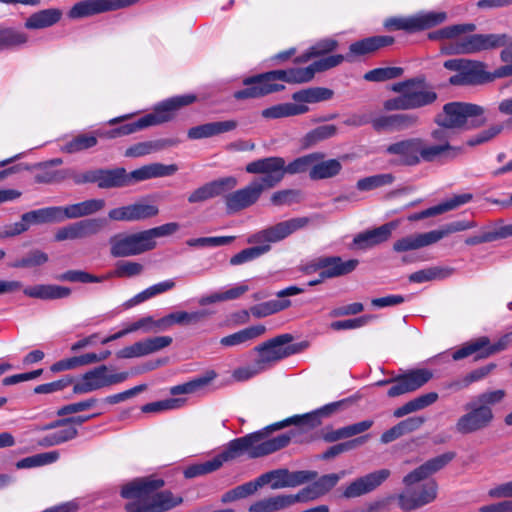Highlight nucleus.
<instances>
[{"label":"nucleus","mask_w":512,"mask_h":512,"mask_svg":"<svg viewBox=\"0 0 512 512\" xmlns=\"http://www.w3.org/2000/svg\"><path fill=\"white\" fill-rule=\"evenodd\" d=\"M430 140L413 137L389 144L384 153L395 156L393 163L402 166H417L422 162L450 161L463 153L460 146L448 145L445 132L432 130Z\"/></svg>","instance_id":"f257e3e1"},{"label":"nucleus","mask_w":512,"mask_h":512,"mask_svg":"<svg viewBox=\"0 0 512 512\" xmlns=\"http://www.w3.org/2000/svg\"><path fill=\"white\" fill-rule=\"evenodd\" d=\"M455 457V452H445L427 460L404 476L403 484L406 488L397 496L399 508L408 512L432 503L437 498L438 493L436 481L429 480L419 486L414 485L443 469Z\"/></svg>","instance_id":"f03ea898"},{"label":"nucleus","mask_w":512,"mask_h":512,"mask_svg":"<svg viewBox=\"0 0 512 512\" xmlns=\"http://www.w3.org/2000/svg\"><path fill=\"white\" fill-rule=\"evenodd\" d=\"M476 29L473 23L456 24L430 32L431 40H448L441 46L446 55H470L500 48L507 42L503 34H469Z\"/></svg>","instance_id":"7ed1b4c3"},{"label":"nucleus","mask_w":512,"mask_h":512,"mask_svg":"<svg viewBox=\"0 0 512 512\" xmlns=\"http://www.w3.org/2000/svg\"><path fill=\"white\" fill-rule=\"evenodd\" d=\"M161 478H138L124 485L120 495L124 499H135L125 505L126 512H167L183 503L181 496L171 491L156 492L164 486Z\"/></svg>","instance_id":"20e7f679"},{"label":"nucleus","mask_w":512,"mask_h":512,"mask_svg":"<svg viewBox=\"0 0 512 512\" xmlns=\"http://www.w3.org/2000/svg\"><path fill=\"white\" fill-rule=\"evenodd\" d=\"M268 426L243 437L235 438L227 443L219 453L224 462L231 461L246 454L249 458L255 459L272 454L289 444V437L280 434L271 439H266L269 432Z\"/></svg>","instance_id":"39448f33"},{"label":"nucleus","mask_w":512,"mask_h":512,"mask_svg":"<svg viewBox=\"0 0 512 512\" xmlns=\"http://www.w3.org/2000/svg\"><path fill=\"white\" fill-rule=\"evenodd\" d=\"M485 109L477 104L468 102H450L443 106L442 113L435 117L438 127L435 130L445 132L448 145L452 137L451 129L472 130L482 127L487 119Z\"/></svg>","instance_id":"423d86ee"},{"label":"nucleus","mask_w":512,"mask_h":512,"mask_svg":"<svg viewBox=\"0 0 512 512\" xmlns=\"http://www.w3.org/2000/svg\"><path fill=\"white\" fill-rule=\"evenodd\" d=\"M325 155L321 152H313L298 157L286 164L283 157L270 156L249 162L245 171L248 174H268L274 186H277L286 174L295 175L310 172L316 160H322Z\"/></svg>","instance_id":"0eeeda50"},{"label":"nucleus","mask_w":512,"mask_h":512,"mask_svg":"<svg viewBox=\"0 0 512 512\" xmlns=\"http://www.w3.org/2000/svg\"><path fill=\"white\" fill-rule=\"evenodd\" d=\"M342 404V401L326 404L323 407L310 413L294 415L285 420L271 424L268 426V429L279 430L293 425L292 429L284 433V435L289 437V443L291 441L295 443L306 442L309 440V434L311 431L321 424L322 417H328L332 415L342 406Z\"/></svg>","instance_id":"6e6552de"},{"label":"nucleus","mask_w":512,"mask_h":512,"mask_svg":"<svg viewBox=\"0 0 512 512\" xmlns=\"http://www.w3.org/2000/svg\"><path fill=\"white\" fill-rule=\"evenodd\" d=\"M196 101V96L186 94L169 98L154 109V112L144 115L138 120L116 127L118 137L133 134L150 126L168 122L174 118L175 112L180 108Z\"/></svg>","instance_id":"1a4fd4ad"},{"label":"nucleus","mask_w":512,"mask_h":512,"mask_svg":"<svg viewBox=\"0 0 512 512\" xmlns=\"http://www.w3.org/2000/svg\"><path fill=\"white\" fill-rule=\"evenodd\" d=\"M261 175L262 177L254 178L243 188L224 197L228 214H234L253 206L258 202L264 191L275 187L268 174Z\"/></svg>","instance_id":"9d476101"},{"label":"nucleus","mask_w":512,"mask_h":512,"mask_svg":"<svg viewBox=\"0 0 512 512\" xmlns=\"http://www.w3.org/2000/svg\"><path fill=\"white\" fill-rule=\"evenodd\" d=\"M129 372H117L114 365L100 364L82 376L81 382L74 386L75 393H89L101 388L123 383L129 378Z\"/></svg>","instance_id":"9b49d317"},{"label":"nucleus","mask_w":512,"mask_h":512,"mask_svg":"<svg viewBox=\"0 0 512 512\" xmlns=\"http://www.w3.org/2000/svg\"><path fill=\"white\" fill-rule=\"evenodd\" d=\"M243 85L244 89L233 94L237 100L262 98L285 89L284 84L278 83L274 70L246 77Z\"/></svg>","instance_id":"f8f14e48"},{"label":"nucleus","mask_w":512,"mask_h":512,"mask_svg":"<svg viewBox=\"0 0 512 512\" xmlns=\"http://www.w3.org/2000/svg\"><path fill=\"white\" fill-rule=\"evenodd\" d=\"M393 92H406L411 110L432 105L438 98L437 93L427 84L424 76H417L394 83Z\"/></svg>","instance_id":"ddd939ff"},{"label":"nucleus","mask_w":512,"mask_h":512,"mask_svg":"<svg viewBox=\"0 0 512 512\" xmlns=\"http://www.w3.org/2000/svg\"><path fill=\"white\" fill-rule=\"evenodd\" d=\"M172 327V324L170 323L169 315H166L162 317L161 319L154 320L152 317H143L135 322H133L127 329L120 331L113 335L112 337L108 338H99V335L93 334L88 337H85L83 339L78 340L71 346L72 351L80 350L87 347H92L97 342L101 343H107L108 341L112 339H117L123 335H125L128 332L137 331L140 329H143L145 331H164Z\"/></svg>","instance_id":"4468645a"},{"label":"nucleus","mask_w":512,"mask_h":512,"mask_svg":"<svg viewBox=\"0 0 512 512\" xmlns=\"http://www.w3.org/2000/svg\"><path fill=\"white\" fill-rule=\"evenodd\" d=\"M310 222V217L291 218L250 235L247 241L250 244L270 245V243L282 241L297 230L305 228Z\"/></svg>","instance_id":"2eb2a0df"},{"label":"nucleus","mask_w":512,"mask_h":512,"mask_svg":"<svg viewBox=\"0 0 512 512\" xmlns=\"http://www.w3.org/2000/svg\"><path fill=\"white\" fill-rule=\"evenodd\" d=\"M433 377L432 371L425 368L412 369L408 372L398 375L393 379L381 380L377 382L378 386L391 384L387 395L391 398L416 391L424 386Z\"/></svg>","instance_id":"dca6fc26"},{"label":"nucleus","mask_w":512,"mask_h":512,"mask_svg":"<svg viewBox=\"0 0 512 512\" xmlns=\"http://www.w3.org/2000/svg\"><path fill=\"white\" fill-rule=\"evenodd\" d=\"M316 478V471H290L286 468L274 469L259 476L262 487L269 484L270 488L273 490L297 487L299 485L311 482Z\"/></svg>","instance_id":"f3484780"},{"label":"nucleus","mask_w":512,"mask_h":512,"mask_svg":"<svg viewBox=\"0 0 512 512\" xmlns=\"http://www.w3.org/2000/svg\"><path fill=\"white\" fill-rule=\"evenodd\" d=\"M465 413L455 423V431L460 435H470L487 429L494 420V414L485 407L477 406L473 401L465 406Z\"/></svg>","instance_id":"a211bd4d"},{"label":"nucleus","mask_w":512,"mask_h":512,"mask_svg":"<svg viewBox=\"0 0 512 512\" xmlns=\"http://www.w3.org/2000/svg\"><path fill=\"white\" fill-rule=\"evenodd\" d=\"M110 253L113 257L139 255L151 250L144 231L133 234H117L110 238Z\"/></svg>","instance_id":"6ab92c4d"},{"label":"nucleus","mask_w":512,"mask_h":512,"mask_svg":"<svg viewBox=\"0 0 512 512\" xmlns=\"http://www.w3.org/2000/svg\"><path fill=\"white\" fill-rule=\"evenodd\" d=\"M445 12H430L410 18H389L384 22V26L389 30H405L415 32L425 30L438 25L446 20Z\"/></svg>","instance_id":"aec40b11"},{"label":"nucleus","mask_w":512,"mask_h":512,"mask_svg":"<svg viewBox=\"0 0 512 512\" xmlns=\"http://www.w3.org/2000/svg\"><path fill=\"white\" fill-rule=\"evenodd\" d=\"M159 214V208L155 204L139 201L130 205L114 208L108 216L114 221L135 222L153 218Z\"/></svg>","instance_id":"412c9836"},{"label":"nucleus","mask_w":512,"mask_h":512,"mask_svg":"<svg viewBox=\"0 0 512 512\" xmlns=\"http://www.w3.org/2000/svg\"><path fill=\"white\" fill-rule=\"evenodd\" d=\"M390 475L389 469H380L359 477L345 488L343 497L351 499L372 492L384 483Z\"/></svg>","instance_id":"4be33fe9"},{"label":"nucleus","mask_w":512,"mask_h":512,"mask_svg":"<svg viewBox=\"0 0 512 512\" xmlns=\"http://www.w3.org/2000/svg\"><path fill=\"white\" fill-rule=\"evenodd\" d=\"M238 181L234 176L219 178L217 180L205 183L192 191L187 200L191 204L201 203L223 194L226 191L234 189Z\"/></svg>","instance_id":"5701e85b"},{"label":"nucleus","mask_w":512,"mask_h":512,"mask_svg":"<svg viewBox=\"0 0 512 512\" xmlns=\"http://www.w3.org/2000/svg\"><path fill=\"white\" fill-rule=\"evenodd\" d=\"M489 82L486 64L476 60H466L462 73L450 77L449 83L455 86L478 85Z\"/></svg>","instance_id":"b1692460"},{"label":"nucleus","mask_w":512,"mask_h":512,"mask_svg":"<svg viewBox=\"0 0 512 512\" xmlns=\"http://www.w3.org/2000/svg\"><path fill=\"white\" fill-rule=\"evenodd\" d=\"M376 131H402L419 124V117L411 113L379 116L371 121Z\"/></svg>","instance_id":"393cba45"},{"label":"nucleus","mask_w":512,"mask_h":512,"mask_svg":"<svg viewBox=\"0 0 512 512\" xmlns=\"http://www.w3.org/2000/svg\"><path fill=\"white\" fill-rule=\"evenodd\" d=\"M399 226V221H390L377 228L364 231L357 234L354 239V245L359 249H368L386 242L392 235V232Z\"/></svg>","instance_id":"a878e982"},{"label":"nucleus","mask_w":512,"mask_h":512,"mask_svg":"<svg viewBox=\"0 0 512 512\" xmlns=\"http://www.w3.org/2000/svg\"><path fill=\"white\" fill-rule=\"evenodd\" d=\"M294 337L289 334H280L253 348V352H281V348L288 345L283 352H300L311 347L310 341L301 340L293 342Z\"/></svg>","instance_id":"bb28decb"},{"label":"nucleus","mask_w":512,"mask_h":512,"mask_svg":"<svg viewBox=\"0 0 512 512\" xmlns=\"http://www.w3.org/2000/svg\"><path fill=\"white\" fill-rule=\"evenodd\" d=\"M252 365L242 366L233 371V378L236 381H247L260 372L269 369L277 362L281 361L290 354H258Z\"/></svg>","instance_id":"cd10ccee"},{"label":"nucleus","mask_w":512,"mask_h":512,"mask_svg":"<svg viewBox=\"0 0 512 512\" xmlns=\"http://www.w3.org/2000/svg\"><path fill=\"white\" fill-rule=\"evenodd\" d=\"M177 171L178 166L176 164L165 165L162 163H151L144 165L130 173L126 172L128 181L127 186L152 178L172 176Z\"/></svg>","instance_id":"c85d7f7f"},{"label":"nucleus","mask_w":512,"mask_h":512,"mask_svg":"<svg viewBox=\"0 0 512 512\" xmlns=\"http://www.w3.org/2000/svg\"><path fill=\"white\" fill-rule=\"evenodd\" d=\"M394 43L392 36H372L352 43L349 46V53L346 55V61L352 62L355 57L372 54L380 48Z\"/></svg>","instance_id":"c756f323"},{"label":"nucleus","mask_w":512,"mask_h":512,"mask_svg":"<svg viewBox=\"0 0 512 512\" xmlns=\"http://www.w3.org/2000/svg\"><path fill=\"white\" fill-rule=\"evenodd\" d=\"M237 127L238 121L234 119L209 122L190 128L187 132V136L191 140H199L231 132Z\"/></svg>","instance_id":"7c9ffc66"},{"label":"nucleus","mask_w":512,"mask_h":512,"mask_svg":"<svg viewBox=\"0 0 512 512\" xmlns=\"http://www.w3.org/2000/svg\"><path fill=\"white\" fill-rule=\"evenodd\" d=\"M359 260L349 259L343 260L339 256H325V263H322L324 267L323 271L320 272L322 279H331L352 273L358 266Z\"/></svg>","instance_id":"2f4dec72"},{"label":"nucleus","mask_w":512,"mask_h":512,"mask_svg":"<svg viewBox=\"0 0 512 512\" xmlns=\"http://www.w3.org/2000/svg\"><path fill=\"white\" fill-rule=\"evenodd\" d=\"M105 206L103 199H89L83 202L60 206L61 222L66 219H78L97 213Z\"/></svg>","instance_id":"473e14b6"},{"label":"nucleus","mask_w":512,"mask_h":512,"mask_svg":"<svg viewBox=\"0 0 512 512\" xmlns=\"http://www.w3.org/2000/svg\"><path fill=\"white\" fill-rule=\"evenodd\" d=\"M511 341L512 333L502 336L492 344L488 337L483 336L466 342L456 352H479L481 350H485V352H499L508 349Z\"/></svg>","instance_id":"72a5a7b5"},{"label":"nucleus","mask_w":512,"mask_h":512,"mask_svg":"<svg viewBox=\"0 0 512 512\" xmlns=\"http://www.w3.org/2000/svg\"><path fill=\"white\" fill-rule=\"evenodd\" d=\"M373 424V420L367 419L336 430L326 429L322 432V439L327 443H334L342 439L362 434L369 430Z\"/></svg>","instance_id":"f704fd0d"},{"label":"nucleus","mask_w":512,"mask_h":512,"mask_svg":"<svg viewBox=\"0 0 512 512\" xmlns=\"http://www.w3.org/2000/svg\"><path fill=\"white\" fill-rule=\"evenodd\" d=\"M23 293L31 298L52 300L68 297L71 294V289L59 285L39 284L25 288Z\"/></svg>","instance_id":"c9c22d12"},{"label":"nucleus","mask_w":512,"mask_h":512,"mask_svg":"<svg viewBox=\"0 0 512 512\" xmlns=\"http://www.w3.org/2000/svg\"><path fill=\"white\" fill-rule=\"evenodd\" d=\"M436 243L433 232H425L414 235H409L398 239L393 244V250L398 253L407 252L410 250L420 249Z\"/></svg>","instance_id":"e433bc0d"},{"label":"nucleus","mask_w":512,"mask_h":512,"mask_svg":"<svg viewBox=\"0 0 512 512\" xmlns=\"http://www.w3.org/2000/svg\"><path fill=\"white\" fill-rule=\"evenodd\" d=\"M178 143L174 139H158L145 142H139L130 146L125 151L126 157H142L151 153L161 151L165 148L175 146Z\"/></svg>","instance_id":"4c0bfd02"},{"label":"nucleus","mask_w":512,"mask_h":512,"mask_svg":"<svg viewBox=\"0 0 512 512\" xmlns=\"http://www.w3.org/2000/svg\"><path fill=\"white\" fill-rule=\"evenodd\" d=\"M109 354H80L67 359L55 362L51 365L52 372H61L66 370L75 369L80 366L103 361Z\"/></svg>","instance_id":"58836bf2"},{"label":"nucleus","mask_w":512,"mask_h":512,"mask_svg":"<svg viewBox=\"0 0 512 512\" xmlns=\"http://www.w3.org/2000/svg\"><path fill=\"white\" fill-rule=\"evenodd\" d=\"M127 183L124 168L97 169V185L101 189L127 187Z\"/></svg>","instance_id":"ea45409f"},{"label":"nucleus","mask_w":512,"mask_h":512,"mask_svg":"<svg viewBox=\"0 0 512 512\" xmlns=\"http://www.w3.org/2000/svg\"><path fill=\"white\" fill-rule=\"evenodd\" d=\"M334 96L333 90L325 87H310L292 94V100L297 104L307 105L328 101Z\"/></svg>","instance_id":"a19ab883"},{"label":"nucleus","mask_w":512,"mask_h":512,"mask_svg":"<svg viewBox=\"0 0 512 512\" xmlns=\"http://www.w3.org/2000/svg\"><path fill=\"white\" fill-rule=\"evenodd\" d=\"M291 506L288 494H278L252 503L248 508V512H279Z\"/></svg>","instance_id":"79ce46f5"},{"label":"nucleus","mask_w":512,"mask_h":512,"mask_svg":"<svg viewBox=\"0 0 512 512\" xmlns=\"http://www.w3.org/2000/svg\"><path fill=\"white\" fill-rule=\"evenodd\" d=\"M309 111L308 105L291 103H280L262 110L261 115L266 119H279L291 116H298Z\"/></svg>","instance_id":"37998d69"},{"label":"nucleus","mask_w":512,"mask_h":512,"mask_svg":"<svg viewBox=\"0 0 512 512\" xmlns=\"http://www.w3.org/2000/svg\"><path fill=\"white\" fill-rule=\"evenodd\" d=\"M62 17V11L57 8L44 9L33 13L25 22L28 29H41L56 24Z\"/></svg>","instance_id":"c03bdc74"},{"label":"nucleus","mask_w":512,"mask_h":512,"mask_svg":"<svg viewBox=\"0 0 512 512\" xmlns=\"http://www.w3.org/2000/svg\"><path fill=\"white\" fill-rule=\"evenodd\" d=\"M342 170V164L337 159L316 160L309 172L311 180H323L337 176Z\"/></svg>","instance_id":"a18cd8bd"},{"label":"nucleus","mask_w":512,"mask_h":512,"mask_svg":"<svg viewBox=\"0 0 512 512\" xmlns=\"http://www.w3.org/2000/svg\"><path fill=\"white\" fill-rule=\"evenodd\" d=\"M278 83L300 84L311 81L314 76L312 64L305 68H290L286 70H274Z\"/></svg>","instance_id":"49530a36"},{"label":"nucleus","mask_w":512,"mask_h":512,"mask_svg":"<svg viewBox=\"0 0 512 512\" xmlns=\"http://www.w3.org/2000/svg\"><path fill=\"white\" fill-rule=\"evenodd\" d=\"M454 269L447 266H431L409 275V281L412 283H424L434 280H443L450 277Z\"/></svg>","instance_id":"de8ad7c7"},{"label":"nucleus","mask_w":512,"mask_h":512,"mask_svg":"<svg viewBox=\"0 0 512 512\" xmlns=\"http://www.w3.org/2000/svg\"><path fill=\"white\" fill-rule=\"evenodd\" d=\"M438 399V394L436 392H429L426 394H422L408 402L404 405L398 407L394 410L393 416L396 418H402L405 415L410 413L422 410L433 403H435Z\"/></svg>","instance_id":"09e8293b"},{"label":"nucleus","mask_w":512,"mask_h":512,"mask_svg":"<svg viewBox=\"0 0 512 512\" xmlns=\"http://www.w3.org/2000/svg\"><path fill=\"white\" fill-rule=\"evenodd\" d=\"M107 12L105 0H84L75 3L68 12L71 19H79Z\"/></svg>","instance_id":"8fccbe9b"},{"label":"nucleus","mask_w":512,"mask_h":512,"mask_svg":"<svg viewBox=\"0 0 512 512\" xmlns=\"http://www.w3.org/2000/svg\"><path fill=\"white\" fill-rule=\"evenodd\" d=\"M61 218L60 206L45 207L23 214V220L28 222L29 226L32 224L59 223Z\"/></svg>","instance_id":"3c124183"},{"label":"nucleus","mask_w":512,"mask_h":512,"mask_svg":"<svg viewBox=\"0 0 512 512\" xmlns=\"http://www.w3.org/2000/svg\"><path fill=\"white\" fill-rule=\"evenodd\" d=\"M265 331L266 328L263 325L251 326L221 338L219 343L222 346V348L233 347L238 344L244 343L248 340H251L253 338H256L262 335Z\"/></svg>","instance_id":"603ef678"},{"label":"nucleus","mask_w":512,"mask_h":512,"mask_svg":"<svg viewBox=\"0 0 512 512\" xmlns=\"http://www.w3.org/2000/svg\"><path fill=\"white\" fill-rule=\"evenodd\" d=\"M215 377L216 373L214 371H208L204 375L195 377L190 381L171 387L170 393L172 395L195 393L207 386Z\"/></svg>","instance_id":"864d4df0"},{"label":"nucleus","mask_w":512,"mask_h":512,"mask_svg":"<svg viewBox=\"0 0 512 512\" xmlns=\"http://www.w3.org/2000/svg\"><path fill=\"white\" fill-rule=\"evenodd\" d=\"M369 437L370 436L368 434H366V435H362V436H359L357 438H354V439H351V440H348L345 442H341V443L332 445L320 455V459L321 460L333 459L344 452H348L350 450L355 449L358 446L365 444L369 440Z\"/></svg>","instance_id":"5fc2aeb1"},{"label":"nucleus","mask_w":512,"mask_h":512,"mask_svg":"<svg viewBox=\"0 0 512 512\" xmlns=\"http://www.w3.org/2000/svg\"><path fill=\"white\" fill-rule=\"evenodd\" d=\"M171 342L172 338L170 336H156L126 347L121 352H156L166 348Z\"/></svg>","instance_id":"6e6d98bb"},{"label":"nucleus","mask_w":512,"mask_h":512,"mask_svg":"<svg viewBox=\"0 0 512 512\" xmlns=\"http://www.w3.org/2000/svg\"><path fill=\"white\" fill-rule=\"evenodd\" d=\"M98 143L95 132L83 133L73 137L62 147V151L66 153H77L96 146Z\"/></svg>","instance_id":"4d7b16f0"},{"label":"nucleus","mask_w":512,"mask_h":512,"mask_svg":"<svg viewBox=\"0 0 512 512\" xmlns=\"http://www.w3.org/2000/svg\"><path fill=\"white\" fill-rule=\"evenodd\" d=\"M27 40L28 37L24 32L0 26V51L23 45Z\"/></svg>","instance_id":"13d9d810"},{"label":"nucleus","mask_w":512,"mask_h":512,"mask_svg":"<svg viewBox=\"0 0 512 512\" xmlns=\"http://www.w3.org/2000/svg\"><path fill=\"white\" fill-rule=\"evenodd\" d=\"M395 177L391 173L376 174L361 178L356 183L359 191H371L383 186L390 185L394 182Z\"/></svg>","instance_id":"bf43d9fd"},{"label":"nucleus","mask_w":512,"mask_h":512,"mask_svg":"<svg viewBox=\"0 0 512 512\" xmlns=\"http://www.w3.org/2000/svg\"><path fill=\"white\" fill-rule=\"evenodd\" d=\"M78 239H84L98 234L106 225L101 218H88L75 222Z\"/></svg>","instance_id":"052dcab7"},{"label":"nucleus","mask_w":512,"mask_h":512,"mask_svg":"<svg viewBox=\"0 0 512 512\" xmlns=\"http://www.w3.org/2000/svg\"><path fill=\"white\" fill-rule=\"evenodd\" d=\"M270 249L271 246L268 244L257 245L243 249L239 253L231 257L230 264L233 266L244 264L267 253L268 251H270Z\"/></svg>","instance_id":"680f3d73"},{"label":"nucleus","mask_w":512,"mask_h":512,"mask_svg":"<svg viewBox=\"0 0 512 512\" xmlns=\"http://www.w3.org/2000/svg\"><path fill=\"white\" fill-rule=\"evenodd\" d=\"M477 227V223L475 221H468V220H459L450 222L444 226H442L440 229L432 230L433 236L435 238V242L437 243L444 237L456 233V232H462L465 230H469L472 228Z\"/></svg>","instance_id":"e2e57ef3"},{"label":"nucleus","mask_w":512,"mask_h":512,"mask_svg":"<svg viewBox=\"0 0 512 512\" xmlns=\"http://www.w3.org/2000/svg\"><path fill=\"white\" fill-rule=\"evenodd\" d=\"M404 69L401 67H381L370 70L364 74V79L370 82H383L402 76Z\"/></svg>","instance_id":"0e129e2a"},{"label":"nucleus","mask_w":512,"mask_h":512,"mask_svg":"<svg viewBox=\"0 0 512 512\" xmlns=\"http://www.w3.org/2000/svg\"><path fill=\"white\" fill-rule=\"evenodd\" d=\"M505 396L506 392L503 389L484 391L478 394L473 402L479 407H485L490 414H494L492 406L501 403Z\"/></svg>","instance_id":"69168bd1"},{"label":"nucleus","mask_w":512,"mask_h":512,"mask_svg":"<svg viewBox=\"0 0 512 512\" xmlns=\"http://www.w3.org/2000/svg\"><path fill=\"white\" fill-rule=\"evenodd\" d=\"M336 133L337 127L333 124L318 126L306 134L304 137V145L307 147L313 146L320 141L335 136Z\"/></svg>","instance_id":"338daca9"},{"label":"nucleus","mask_w":512,"mask_h":512,"mask_svg":"<svg viewBox=\"0 0 512 512\" xmlns=\"http://www.w3.org/2000/svg\"><path fill=\"white\" fill-rule=\"evenodd\" d=\"M144 267L142 264L134 261H118L116 263L115 270L106 275L107 279L109 277H118V278H130L137 275H140L143 271Z\"/></svg>","instance_id":"774afa93"}]
</instances>
